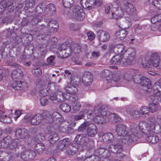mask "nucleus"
<instances>
[{
  "label": "nucleus",
  "instance_id": "nucleus-1",
  "mask_svg": "<svg viewBox=\"0 0 161 161\" xmlns=\"http://www.w3.org/2000/svg\"><path fill=\"white\" fill-rule=\"evenodd\" d=\"M135 55V50L133 48L128 49L124 55H117L113 57L110 60L111 63L113 64H119L123 59V56L125 57L123 62L125 65H130L134 59Z\"/></svg>",
  "mask_w": 161,
  "mask_h": 161
},
{
  "label": "nucleus",
  "instance_id": "nucleus-2",
  "mask_svg": "<svg viewBox=\"0 0 161 161\" xmlns=\"http://www.w3.org/2000/svg\"><path fill=\"white\" fill-rule=\"evenodd\" d=\"M66 93L62 92L61 91L58 92V95H62V98H59L60 102H63L65 99L69 100L71 101H75L76 99V94L77 92L78 89L77 88L71 84L68 85L65 88Z\"/></svg>",
  "mask_w": 161,
  "mask_h": 161
},
{
  "label": "nucleus",
  "instance_id": "nucleus-3",
  "mask_svg": "<svg viewBox=\"0 0 161 161\" xmlns=\"http://www.w3.org/2000/svg\"><path fill=\"white\" fill-rule=\"evenodd\" d=\"M160 59L157 53H152L150 56V60L148 57L144 58L142 60V66L145 69H149L152 65L157 67L159 65Z\"/></svg>",
  "mask_w": 161,
  "mask_h": 161
},
{
  "label": "nucleus",
  "instance_id": "nucleus-4",
  "mask_svg": "<svg viewBox=\"0 0 161 161\" xmlns=\"http://www.w3.org/2000/svg\"><path fill=\"white\" fill-rule=\"evenodd\" d=\"M28 130L25 129H18L15 131V136L17 139H22V141L25 145H28L31 143V139L29 135Z\"/></svg>",
  "mask_w": 161,
  "mask_h": 161
},
{
  "label": "nucleus",
  "instance_id": "nucleus-5",
  "mask_svg": "<svg viewBox=\"0 0 161 161\" xmlns=\"http://www.w3.org/2000/svg\"><path fill=\"white\" fill-rule=\"evenodd\" d=\"M64 14L78 20H83L85 17V13L83 12V10L81 9L74 11L70 9H65Z\"/></svg>",
  "mask_w": 161,
  "mask_h": 161
},
{
  "label": "nucleus",
  "instance_id": "nucleus-6",
  "mask_svg": "<svg viewBox=\"0 0 161 161\" xmlns=\"http://www.w3.org/2000/svg\"><path fill=\"white\" fill-rule=\"evenodd\" d=\"M111 147H108L107 148H99L95 150V155L94 156H98L99 158L100 156L104 158H108L110 155V151L111 150Z\"/></svg>",
  "mask_w": 161,
  "mask_h": 161
},
{
  "label": "nucleus",
  "instance_id": "nucleus-7",
  "mask_svg": "<svg viewBox=\"0 0 161 161\" xmlns=\"http://www.w3.org/2000/svg\"><path fill=\"white\" fill-rule=\"evenodd\" d=\"M42 115L39 114H31L27 117L26 119L28 121L33 125H39L43 119Z\"/></svg>",
  "mask_w": 161,
  "mask_h": 161
},
{
  "label": "nucleus",
  "instance_id": "nucleus-8",
  "mask_svg": "<svg viewBox=\"0 0 161 161\" xmlns=\"http://www.w3.org/2000/svg\"><path fill=\"white\" fill-rule=\"evenodd\" d=\"M137 139V136L130 132H128L126 135L121 138L123 142L127 144H129L136 141Z\"/></svg>",
  "mask_w": 161,
  "mask_h": 161
},
{
  "label": "nucleus",
  "instance_id": "nucleus-9",
  "mask_svg": "<svg viewBox=\"0 0 161 161\" xmlns=\"http://www.w3.org/2000/svg\"><path fill=\"white\" fill-rule=\"evenodd\" d=\"M93 79L92 74L89 72H86L82 78V82L85 86H89L92 83Z\"/></svg>",
  "mask_w": 161,
  "mask_h": 161
},
{
  "label": "nucleus",
  "instance_id": "nucleus-10",
  "mask_svg": "<svg viewBox=\"0 0 161 161\" xmlns=\"http://www.w3.org/2000/svg\"><path fill=\"white\" fill-rule=\"evenodd\" d=\"M79 144L83 147L86 148L87 149H90L93 147L94 143L92 141H89L88 137L86 135H83Z\"/></svg>",
  "mask_w": 161,
  "mask_h": 161
},
{
  "label": "nucleus",
  "instance_id": "nucleus-11",
  "mask_svg": "<svg viewBox=\"0 0 161 161\" xmlns=\"http://www.w3.org/2000/svg\"><path fill=\"white\" fill-rule=\"evenodd\" d=\"M97 37L99 41L102 42H106L108 41L110 38L108 33L101 30L97 31Z\"/></svg>",
  "mask_w": 161,
  "mask_h": 161
},
{
  "label": "nucleus",
  "instance_id": "nucleus-12",
  "mask_svg": "<svg viewBox=\"0 0 161 161\" xmlns=\"http://www.w3.org/2000/svg\"><path fill=\"white\" fill-rule=\"evenodd\" d=\"M109 147H111V150L110 151V153H115L116 157L118 158H120L123 157V154L122 153L123 150V146L120 144H115L114 145H111Z\"/></svg>",
  "mask_w": 161,
  "mask_h": 161
},
{
  "label": "nucleus",
  "instance_id": "nucleus-13",
  "mask_svg": "<svg viewBox=\"0 0 161 161\" xmlns=\"http://www.w3.org/2000/svg\"><path fill=\"white\" fill-rule=\"evenodd\" d=\"M114 5L115 6L118 5V9L114 13L112 12V18L115 20H117L121 18L122 17L123 15V12L121 10V7L120 6V4L119 1H115L114 3Z\"/></svg>",
  "mask_w": 161,
  "mask_h": 161
},
{
  "label": "nucleus",
  "instance_id": "nucleus-14",
  "mask_svg": "<svg viewBox=\"0 0 161 161\" xmlns=\"http://www.w3.org/2000/svg\"><path fill=\"white\" fill-rule=\"evenodd\" d=\"M116 131L117 135L122 137L126 135L128 132L127 131L126 126L123 124L118 125L116 126Z\"/></svg>",
  "mask_w": 161,
  "mask_h": 161
},
{
  "label": "nucleus",
  "instance_id": "nucleus-15",
  "mask_svg": "<svg viewBox=\"0 0 161 161\" xmlns=\"http://www.w3.org/2000/svg\"><path fill=\"white\" fill-rule=\"evenodd\" d=\"M94 0H81L80 3L81 6L84 8L89 10L94 7Z\"/></svg>",
  "mask_w": 161,
  "mask_h": 161
},
{
  "label": "nucleus",
  "instance_id": "nucleus-16",
  "mask_svg": "<svg viewBox=\"0 0 161 161\" xmlns=\"http://www.w3.org/2000/svg\"><path fill=\"white\" fill-rule=\"evenodd\" d=\"M86 133L90 136H94L97 133L96 126L94 124L88 125L86 130Z\"/></svg>",
  "mask_w": 161,
  "mask_h": 161
},
{
  "label": "nucleus",
  "instance_id": "nucleus-17",
  "mask_svg": "<svg viewBox=\"0 0 161 161\" xmlns=\"http://www.w3.org/2000/svg\"><path fill=\"white\" fill-rule=\"evenodd\" d=\"M102 77L105 79L108 82L111 81L113 78L112 72L108 70L105 69L102 71L101 73Z\"/></svg>",
  "mask_w": 161,
  "mask_h": 161
},
{
  "label": "nucleus",
  "instance_id": "nucleus-18",
  "mask_svg": "<svg viewBox=\"0 0 161 161\" xmlns=\"http://www.w3.org/2000/svg\"><path fill=\"white\" fill-rule=\"evenodd\" d=\"M125 9L126 13L131 15L135 13L136 9L133 4L129 3H125Z\"/></svg>",
  "mask_w": 161,
  "mask_h": 161
},
{
  "label": "nucleus",
  "instance_id": "nucleus-19",
  "mask_svg": "<svg viewBox=\"0 0 161 161\" xmlns=\"http://www.w3.org/2000/svg\"><path fill=\"white\" fill-rule=\"evenodd\" d=\"M142 86L143 87L146 88L144 90H147V89H151L152 86L150 80L145 76L142 77Z\"/></svg>",
  "mask_w": 161,
  "mask_h": 161
},
{
  "label": "nucleus",
  "instance_id": "nucleus-20",
  "mask_svg": "<svg viewBox=\"0 0 161 161\" xmlns=\"http://www.w3.org/2000/svg\"><path fill=\"white\" fill-rule=\"evenodd\" d=\"M69 144V138H65L59 142L57 146L58 149L59 150L62 151L64 147H67Z\"/></svg>",
  "mask_w": 161,
  "mask_h": 161
},
{
  "label": "nucleus",
  "instance_id": "nucleus-21",
  "mask_svg": "<svg viewBox=\"0 0 161 161\" xmlns=\"http://www.w3.org/2000/svg\"><path fill=\"white\" fill-rule=\"evenodd\" d=\"M48 26L51 32H56L58 31V25L55 20H50L48 23Z\"/></svg>",
  "mask_w": 161,
  "mask_h": 161
},
{
  "label": "nucleus",
  "instance_id": "nucleus-22",
  "mask_svg": "<svg viewBox=\"0 0 161 161\" xmlns=\"http://www.w3.org/2000/svg\"><path fill=\"white\" fill-rule=\"evenodd\" d=\"M94 112L96 115L93 119L94 121L98 124H104V121H102L101 120V118H102V119H103V116H101L98 114V109L95 108Z\"/></svg>",
  "mask_w": 161,
  "mask_h": 161
},
{
  "label": "nucleus",
  "instance_id": "nucleus-23",
  "mask_svg": "<svg viewBox=\"0 0 161 161\" xmlns=\"http://www.w3.org/2000/svg\"><path fill=\"white\" fill-rule=\"evenodd\" d=\"M127 34V31L124 29L118 30L116 33V37L121 40L124 39L126 37Z\"/></svg>",
  "mask_w": 161,
  "mask_h": 161
},
{
  "label": "nucleus",
  "instance_id": "nucleus-24",
  "mask_svg": "<svg viewBox=\"0 0 161 161\" xmlns=\"http://www.w3.org/2000/svg\"><path fill=\"white\" fill-rule=\"evenodd\" d=\"M49 89L46 85H42L40 88L39 94L42 97H44L49 94Z\"/></svg>",
  "mask_w": 161,
  "mask_h": 161
},
{
  "label": "nucleus",
  "instance_id": "nucleus-25",
  "mask_svg": "<svg viewBox=\"0 0 161 161\" xmlns=\"http://www.w3.org/2000/svg\"><path fill=\"white\" fill-rule=\"evenodd\" d=\"M104 142L110 143L114 140V136L111 133H107L105 134L102 136Z\"/></svg>",
  "mask_w": 161,
  "mask_h": 161
},
{
  "label": "nucleus",
  "instance_id": "nucleus-26",
  "mask_svg": "<svg viewBox=\"0 0 161 161\" xmlns=\"http://www.w3.org/2000/svg\"><path fill=\"white\" fill-rule=\"evenodd\" d=\"M24 83H22L20 81H14L11 84V86L16 90H21L22 88H24L23 85Z\"/></svg>",
  "mask_w": 161,
  "mask_h": 161
},
{
  "label": "nucleus",
  "instance_id": "nucleus-27",
  "mask_svg": "<svg viewBox=\"0 0 161 161\" xmlns=\"http://www.w3.org/2000/svg\"><path fill=\"white\" fill-rule=\"evenodd\" d=\"M35 150L38 154L42 153L45 149V145L42 143H37L35 146Z\"/></svg>",
  "mask_w": 161,
  "mask_h": 161
},
{
  "label": "nucleus",
  "instance_id": "nucleus-28",
  "mask_svg": "<svg viewBox=\"0 0 161 161\" xmlns=\"http://www.w3.org/2000/svg\"><path fill=\"white\" fill-rule=\"evenodd\" d=\"M49 141L51 144H53L58 141L59 139L58 134L56 132H51L49 136Z\"/></svg>",
  "mask_w": 161,
  "mask_h": 161
},
{
  "label": "nucleus",
  "instance_id": "nucleus-29",
  "mask_svg": "<svg viewBox=\"0 0 161 161\" xmlns=\"http://www.w3.org/2000/svg\"><path fill=\"white\" fill-rule=\"evenodd\" d=\"M149 108L152 113L155 112L160 109V106L158 103L157 102L154 103V101H153L152 103L150 104Z\"/></svg>",
  "mask_w": 161,
  "mask_h": 161
},
{
  "label": "nucleus",
  "instance_id": "nucleus-30",
  "mask_svg": "<svg viewBox=\"0 0 161 161\" xmlns=\"http://www.w3.org/2000/svg\"><path fill=\"white\" fill-rule=\"evenodd\" d=\"M87 112V110L83 109L80 112L78 115H74L73 119L74 121H78L82 119L85 117V115Z\"/></svg>",
  "mask_w": 161,
  "mask_h": 161
},
{
  "label": "nucleus",
  "instance_id": "nucleus-31",
  "mask_svg": "<svg viewBox=\"0 0 161 161\" xmlns=\"http://www.w3.org/2000/svg\"><path fill=\"white\" fill-rule=\"evenodd\" d=\"M135 75H133V81L136 84H140L141 83V76L139 74V70H136L134 71Z\"/></svg>",
  "mask_w": 161,
  "mask_h": 161
},
{
  "label": "nucleus",
  "instance_id": "nucleus-32",
  "mask_svg": "<svg viewBox=\"0 0 161 161\" xmlns=\"http://www.w3.org/2000/svg\"><path fill=\"white\" fill-rule=\"evenodd\" d=\"M19 144V140L18 139H15L13 140H11V142L9 145L8 149H13L16 148Z\"/></svg>",
  "mask_w": 161,
  "mask_h": 161
},
{
  "label": "nucleus",
  "instance_id": "nucleus-33",
  "mask_svg": "<svg viewBox=\"0 0 161 161\" xmlns=\"http://www.w3.org/2000/svg\"><path fill=\"white\" fill-rule=\"evenodd\" d=\"M79 47H74V48L73 49V50H72V51H74L75 53H77L78 52V51H77V50L78 48H79ZM66 49V50H71L72 51V48H70V47L69 46H67L66 44H63L60 46V47L59 48V50L61 51L62 50H65Z\"/></svg>",
  "mask_w": 161,
  "mask_h": 161
},
{
  "label": "nucleus",
  "instance_id": "nucleus-34",
  "mask_svg": "<svg viewBox=\"0 0 161 161\" xmlns=\"http://www.w3.org/2000/svg\"><path fill=\"white\" fill-rule=\"evenodd\" d=\"M84 161H100L99 158L96 156L91 155L86 157ZM102 161H109L108 159H104Z\"/></svg>",
  "mask_w": 161,
  "mask_h": 161
},
{
  "label": "nucleus",
  "instance_id": "nucleus-35",
  "mask_svg": "<svg viewBox=\"0 0 161 161\" xmlns=\"http://www.w3.org/2000/svg\"><path fill=\"white\" fill-rule=\"evenodd\" d=\"M23 73L21 70L19 69L14 70L12 74L13 79H17L22 76Z\"/></svg>",
  "mask_w": 161,
  "mask_h": 161
},
{
  "label": "nucleus",
  "instance_id": "nucleus-36",
  "mask_svg": "<svg viewBox=\"0 0 161 161\" xmlns=\"http://www.w3.org/2000/svg\"><path fill=\"white\" fill-rule=\"evenodd\" d=\"M26 153L27 154V157L26 158L23 157V158L26 159H34L36 157V153L32 150L26 151Z\"/></svg>",
  "mask_w": 161,
  "mask_h": 161
},
{
  "label": "nucleus",
  "instance_id": "nucleus-37",
  "mask_svg": "<svg viewBox=\"0 0 161 161\" xmlns=\"http://www.w3.org/2000/svg\"><path fill=\"white\" fill-rule=\"evenodd\" d=\"M62 117V115L58 112H54L52 115V118L53 121H58V122H56L58 123L60 122Z\"/></svg>",
  "mask_w": 161,
  "mask_h": 161
},
{
  "label": "nucleus",
  "instance_id": "nucleus-38",
  "mask_svg": "<svg viewBox=\"0 0 161 161\" xmlns=\"http://www.w3.org/2000/svg\"><path fill=\"white\" fill-rule=\"evenodd\" d=\"M146 139L147 141L149 142L152 143H155L158 142L159 141V139L156 135L147 136Z\"/></svg>",
  "mask_w": 161,
  "mask_h": 161
},
{
  "label": "nucleus",
  "instance_id": "nucleus-39",
  "mask_svg": "<svg viewBox=\"0 0 161 161\" xmlns=\"http://www.w3.org/2000/svg\"><path fill=\"white\" fill-rule=\"evenodd\" d=\"M0 121L5 124H9L12 122L11 118L6 115H3L1 116Z\"/></svg>",
  "mask_w": 161,
  "mask_h": 161
},
{
  "label": "nucleus",
  "instance_id": "nucleus-40",
  "mask_svg": "<svg viewBox=\"0 0 161 161\" xmlns=\"http://www.w3.org/2000/svg\"><path fill=\"white\" fill-rule=\"evenodd\" d=\"M60 108L63 111L68 113L70 111L71 109V107L68 104L63 103L60 105Z\"/></svg>",
  "mask_w": 161,
  "mask_h": 161
},
{
  "label": "nucleus",
  "instance_id": "nucleus-41",
  "mask_svg": "<svg viewBox=\"0 0 161 161\" xmlns=\"http://www.w3.org/2000/svg\"><path fill=\"white\" fill-rule=\"evenodd\" d=\"M4 6H5L6 8H7L10 12L14 11L16 8V6H14V4L11 2H8Z\"/></svg>",
  "mask_w": 161,
  "mask_h": 161
},
{
  "label": "nucleus",
  "instance_id": "nucleus-42",
  "mask_svg": "<svg viewBox=\"0 0 161 161\" xmlns=\"http://www.w3.org/2000/svg\"><path fill=\"white\" fill-rule=\"evenodd\" d=\"M73 0H62V3L64 6L67 8H69L73 5Z\"/></svg>",
  "mask_w": 161,
  "mask_h": 161
},
{
  "label": "nucleus",
  "instance_id": "nucleus-43",
  "mask_svg": "<svg viewBox=\"0 0 161 161\" xmlns=\"http://www.w3.org/2000/svg\"><path fill=\"white\" fill-rule=\"evenodd\" d=\"M55 57L54 56L51 55L48 57L47 59V65L50 66H54L55 63L54 61Z\"/></svg>",
  "mask_w": 161,
  "mask_h": 161
},
{
  "label": "nucleus",
  "instance_id": "nucleus-44",
  "mask_svg": "<svg viewBox=\"0 0 161 161\" xmlns=\"http://www.w3.org/2000/svg\"><path fill=\"white\" fill-rule=\"evenodd\" d=\"M60 91V90H58L57 91V92L58 91ZM57 94H58V95L59 96V97H57V96L55 94V93L54 92H52L49 95V99L50 100L53 101L56 100L57 99L58 100V101L60 102H60L59 100V98H62V95H59L58 94V93H57Z\"/></svg>",
  "mask_w": 161,
  "mask_h": 161
},
{
  "label": "nucleus",
  "instance_id": "nucleus-45",
  "mask_svg": "<svg viewBox=\"0 0 161 161\" xmlns=\"http://www.w3.org/2000/svg\"><path fill=\"white\" fill-rule=\"evenodd\" d=\"M45 8L47 12H49L50 13H53L56 11V8L54 5L52 3L48 4Z\"/></svg>",
  "mask_w": 161,
  "mask_h": 161
},
{
  "label": "nucleus",
  "instance_id": "nucleus-46",
  "mask_svg": "<svg viewBox=\"0 0 161 161\" xmlns=\"http://www.w3.org/2000/svg\"><path fill=\"white\" fill-rule=\"evenodd\" d=\"M45 8L43 4H40L36 7V12L38 14H42L45 10Z\"/></svg>",
  "mask_w": 161,
  "mask_h": 161
},
{
  "label": "nucleus",
  "instance_id": "nucleus-47",
  "mask_svg": "<svg viewBox=\"0 0 161 161\" xmlns=\"http://www.w3.org/2000/svg\"><path fill=\"white\" fill-rule=\"evenodd\" d=\"M98 110V114L101 116H106L108 114V112H106V109L105 108L104 106L99 107Z\"/></svg>",
  "mask_w": 161,
  "mask_h": 161
},
{
  "label": "nucleus",
  "instance_id": "nucleus-48",
  "mask_svg": "<svg viewBox=\"0 0 161 161\" xmlns=\"http://www.w3.org/2000/svg\"><path fill=\"white\" fill-rule=\"evenodd\" d=\"M152 4L157 8L161 10V0H153Z\"/></svg>",
  "mask_w": 161,
  "mask_h": 161
},
{
  "label": "nucleus",
  "instance_id": "nucleus-49",
  "mask_svg": "<svg viewBox=\"0 0 161 161\" xmlns=\"http://www.w3.org/2000/svg\"><path fill=\"white\" fill-rule=\"evenodd\" d=\"M149 110L146 107H142V116L143 117H148L149 113Z\"/></svg>",
  "mask_w": 161,
  "mask_h": 161
},
{
  "label": "nucleus",
  "instance_id": "nucleus-50",
  "mask_svg": "<svg viewBox=\"0 0 161 161\" xmlns=\"http://www.w3.org/2000/svg\"><path fill=\"white\" fill-rule=\"evenodd\" d=\"M124 45L122 44H119L116 45L114 47V49H117L118 53H120L123 52L125 49Z\"/></svg>",
  "mask_w": 161,
  "mask_h": 161
},
{
  "label": "nucleus",
  "instance_id": "nucleus-51",
  "mask_svg": "<svg viewBox=\"0 0 161 161\" xmlns=\"http://www.w3.org/2000/svg\"><path fill=\"white\" fill-rule=\"evenodd\" d=\"M107 119V122L108 121H114V114L109 113L108 112V114L105 116Z\"/></svg>",
  "mask_w": 161,
  "mask_h": 161
},
{
  "label": "nucleus",
  "instance_id": "nucleus-52",
  "mask_svg": "<svg viewBox=\"0 0 161 161\" xmlns=\"http://www.w3.org/2000/svg\"><path fill=\"white\" fill-rule=\"evenodd\" d=\"M76 99L75 101V102L74 103L72 106V109L75 112L78 111L81 107V105L80 103L79 102L76 101Z\"/></svg>",
  "mask_w": 161,
  "mask_h": 161
},
{
  "label": "nucleus",
  "instance_id": "nucleus-53",
  "mask_svg": "<svg viewBox=\"0 0 161 161\" xmlns=\"http://www.w3.org/2000/svg\"><path fill=\"white\" fill-rule=\"evenodd\" d=\"M3 141L5 143V144L6 145V148L8 149L9 143L11 142L12 138L9 136H7L4 137L3 139Z\"/></svg>",
  "mask_w": 161,
  "mask_h": 161
},
{
  "label": "nucleus",
  "instance_id": "nucleus-54",
  "mask_svg": "<svg viewBox=\"0 0 161 161\" xmlns=\"http://www.w3.org/2000/svg\"><path fill=\"white\" fill-rule=\"evenodd\" d=\"M35 4L34 0H28L25 3V7L27 8L33 7Z\"/></svg>",
  "mask_w": 161,
  "mask_h": 161
},
{
  "label": "nucleus",
  "instance_id": "nucleus-55",
  "mask_svg": "<svg viewBox=\"0 0 161 161\" xmlns=\"http://www.w3.org/2000/svg\"><path fill=\"white\" fill-rule=\"evenodd\" d=\"M66 153L69 156H73L75 153L76 151L70 147H67Z\"/></svg>",
  "mask_w": 161,
  "mask_h": 161
},
{
  "label": "nucleus",
  "instance_id": "nucleus-56",
  "mask_svg": "<svg viewBox=\"0 0 161 161\" xmlns=\"http://www.w3.org/2000/svg\"><path fill=\"white\" fill-rule=\"evenodd\" d=\"M64 73L65 74L64 75V77L65 78H67L70 80L72 79L73 76V73L72 72L67 70H65Z\"/></svg>",
  "mask_w": 161,
  "mask_h": 161
},
{
  "label": "nucleus",
  "instance_id": "nucleus-57",
  "mask_svg": "<svg viewBox=\"0 0 161 161\" xmlns=\"http://www.w3.org/2000/svg\"><path fill=\"white\" fill-rule=\"evenodd\" d=\"M36 138L39 141H43L45 139L44 134L43 133H38L36 136Z\"/></svg>",
  "mask_w": 161,
  "mask_h": 161
},
{
  "label": "nucleus",
  "instance_id": "nucleus-58",
  "mask_svg": "<svg viewBox=\"0 0 161 161\" xmlns=\"http://www.w3.org/2000/svg\"><path fill=\"white\" fill-rule=\"evenodd\" d=\"M88 126L87 123L84 122L79 127L78 130L80 132H82L84 130L87 126L88 127Z\"/></svg>",
  "mask_w": 161,
  "mask_h": 161
},
{
  "label": "nucleus",
  "instance_id": "nucleus-59",
  "mask_svg": "<svg viewBox=\"0 0 161 161\" xmlns=\"http://www.w3.org/2000/svg\"><path fill=\"white\" fill-rule=\"evenodd\" d=\"M83 134H77L75 136L74 140L77 144H79L81 139L83 138Z\"/></svg>",
  "mask_w": 161,
  "mask_h": 161
},
{
  "label": "nucleus",
  "instance_id": "nucleus-60",
  "mask_svg": "<svg viewBox=\"0 0 161 161\" xmlns=\"http://www.w3.org/2000/svg\"><path fill=\"white\" fill-rule=\"evenodd\" d=\"M3 33H7V36L8 37H11V36H14V37H15L16 36V34L14 32L11 33V32L10 31L9 29H6L4 30L3 31Z\"/></svg>",
  "mask_w": 161,
  "mask_h": 161
},
{
  "label": "nucleus",
  "instance_id": "nucleus-61",
  "mask_svg": "<svg viewBox=\"0 0 161 161\" xmlns=\"http://www.w3.org/2000/svg\"><path fill=\"white\" fill-rule=\"evenodd\" d=\"M12 21V19L10 17H5L2 20V22L3 23H5L7 24L11 23Z\"/></svg>",
  "mask_w": 161,
  "mask_h": 161
},
{
  "label": "nucleus",
  "instance_id": "nucleus-62",
  "mask_svg": "<svg viewBox=\"0 0 161 161\" xmlns=\"http://www.w3.org/2000/svg\"><path fill=\"white\" fill-rule=\"evenodd\" d=\"M87 35L89 40H93L95 37V35L94 33L91 31L87 32Z\"/></svg>",
  "mask_w": 161,
  "mask_h": 161
},
{
  "label": "nucleus",
  "instance_id": "nucleus-63",
  "mask_svg": "<svg viewBox=\"0 0 161 161\" xmlns=\"http://www.w3.org/2000/svg\"><path fill=\"white\" fill-rule=\"evenodd\" d=\"M40 101L41 104L43 106L46 105L48 102L47 99L43 97L40 98Z\"/></svg>",
  "mask_w": 161,
  "mask_h": 161
},
{
  "label": "nucleus",
  "instance_id": "nucleus-64",
  "mask_svg": "<svg viewBox=\"0 0 161 161\" xmlns=\"http://www.w3.org/2000/svg\"><path fill=\"white\" fill-rule=\"evenodd\" d=\"M103 0H94V6L95 5L99 7L102 5L103 4Z\"/></svg>",
  "mask_w": 161,
  "mask_h": 161
}]
</instances>
